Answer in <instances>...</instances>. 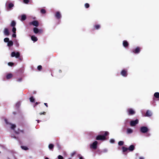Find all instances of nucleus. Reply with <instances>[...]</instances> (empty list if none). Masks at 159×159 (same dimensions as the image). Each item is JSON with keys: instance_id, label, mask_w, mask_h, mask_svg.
Segmentation results:
<instances>
[{"instance_id": "obj_27", "label": "nucleus", "mask_w": 159, "mask_h": 159, "mask_svg": "<svg viewBox=\"0 0 159 159\" xmlns=\"http://www.w3.org/2000/svg\"><path fill=\"white\" fill-rule=\"evenodd\" d=\"M16 25V23L14 21H12L11 24V26L14 27Z\"/></svg>"}, {"instance_id": "obj_51", "label": "nucleus", "mask_w": 159, "mask_h": 159, "mask_svg": "<svg viewBox=\"0 0 159 159\" xmlns=\"http://www.w3.org/2000/svg\"><path fill=\"white\" fill-rule=\"evenodd\" d=\"M13 114H14V115H15L16 114V113L15 112H13Z\"/></svg>"}, {"instance_id": "obj_19", "label": "nucleus", "mask_w": 159, "mask_h": 159, "mask_svg": "<svg viewBox=\"0 0 159 159\" xmlns=\"http://www.w3.org/2000/svg\"><path fill=\"white\" fill-rule=\"evenodd\" d=\"M13 43L12 41H9L7 43V46L10 47L13 45Z\"/></svg>"}, {"instance_id": "obj_36", "label": "nucleus", "mask_w": 159, "mask_h": 159, "mask_svg": "<svg viewBox=\"0 0 159 159\" xmlns=\"http://www.w3.org/2000/svg\"><path fill=\"white\" fill-rule=\"evenodd\" d=\"M38 70L39 71H40L42 69V66L41 65H39L38 66Z\"/></svg>"}, {"instance_id": "obj_6", "label": "nucleus", "mask_w": 159, "mask_h": 159, "mask_svg": "<svg viewBox=\"0 0 159 159\" xmlns=\"http://www.w3.org/2000/svg\"><path fill=\"white\" fill-rule=\"evenodd\" d=\"M30 25H32L36 27H38L39 25V23L37 20H34L32 22H30L29 23Z\"/></svg>"}, {"instance_id": "obj_21", "label": "nucleus", "mask_w": 159, "mask_h": 159, "mask_svg": "<svg viewBox=\"0 0 159 159\" xmlns=\"http://www.w3.org/2000/svg\"><path fill=\"white\" fill-rule=\"evenodd\" d=\"M26 19V16L25 15H22L21 16V19L22 21H24Z\"/></svg>"}, {"instance_id": "obj_50", "label": "nucleus", "mask_w": 159, "mask_h": 159, "mask_svg": "<svg viewBox=\"0 0 159 159\" xmlns=\"http://www.w3.org/2000/svg\"><path fill=\"white\" fill-rule=\"evenodd\" d=\"M80 159H84L82 157H80Z\"/></svg>"}, {"instance_id": "obj_12", "label": "nucleus", "mask_w": 159, "mask_h": 159, "mask_svg": "<svg viewBox=\"0 0 159 159\" xmlns=\"http://www.w3.org/2000/svg\"><path fill=\"white\" fill-rule=\"evenodd\" d=\"M4 34L6 36H8L9 35V32L7 28H6L4 29Z\"/></svg>"}, {"instance_id": "obj_7", "label": "nucleus", "mask_w": 159, "mask_h": 159, "mask_svg": "<svg viewBox=\"0 0 159 159\" xmlns=\"http://www.w3.org/2000/svg\"><path fill=\"white\" fill-rule=\"evenodd\" d=\"M11 56L12 57H15L16 58H18L20 56V53L19 52H17L16 53L15 52H11Z\"/></svg>"}, {"instance_id": "obj_45", "label": "nucleus", "mask_w": 159, "mask_h": 159, "mask_svg": "<svg viewBox=\"0 0 159 159\" xmlns=\"http://www.w3.org/2000/svg\"><path fill=\"white\" fill-rule=\"evenodd\" d=\"M44 104L46 107H48V106L47 103H44Z\"/></svg>"}, {"instance_id": "obj_39", "label": "nucleus", "mask_w": 159, "mask_h": 159, "mask_svg": "<svg viewBox=\"0 0 159 159\" xmlns=\"http://www.w3.org/2000/svg\"><path fill=\"white\" fill-rule=\"evenodd\" d=\"M15 45L16 47H18L19 45V43L17 42V41H16L15 42Z\"/></svg>"}, {"instance_id": "obj_13", "label": "nucleus", "mask_w": 159, "mask_h": 159, "mask_svg": "<svg viewBox=\"0 0 159 159\" xmlns=\"http://www.w3.org/2000/svg\"><path fill=\"white\" fill-rule=\"evenodd\" d=\"M134 148L135 147L134 145H131L128 148V150L130 152L133 151L134 149Z\"/></svg>"}, {"instance_id": "obj_49", "label": "nucleus", "mask_w": 159, "mask_h": 159, "mask_svg": "<svg viewBox=\"0 0 159 159\" xmlns=\"http://www.w3.org/2000/svg\"><path fill=\"white\" fill-rule=\"evenodd\" d=\"M139 159H144V158L142 157H140L139 158Z\"/></svg>"}, {"instance_id": "obj_15", "label": "nucleus", "mask_w": 159, "mask_h": 159, "mask_svg": "<svg viewBox=\"0 0 159 159\" xmlns=\"http://www.w3.org/2000/svg\"><path fill=\"white\" fill-rule=\"evenodd\" d=\"M123 46L125 48L127 47L129 45V43L126 40H124L123 42Z\"/></svg>"}, {"instance_id": "obj_31", "label": "nucleus", "mask_w": 159, "mask_h": 159, "mask_svg": "<svg viewBox=\"0 0 159 159\" xmlns=\"http://www.w3.org/2000/svg\"><path fill=\"white\" fill-rule=\"evenodd\" d=\"M30 100L31 102H34V99L33 97H31L30 98Z\"/></svg>"}, {"instance_id": "obj_48", "label": "nucleus", "mask_w": 159, "mask_h": 159, "mask_svg": "<svg viewBox=\"0 0 159 159\" xmlns=\"http://www.w3.org/2000/svg\"><path fill=\"white\" fill-rule=\"evenodd\" d=\"M22 80L21 78H20L18 80V81H20Z\"/></svg>"}, {"instance_id": "obj_44", "label": "nucleus", "mask_w": 159, "mask_h": 159, "mask_svg": "<svg viewBox=\"0 0 159 159\" xmlns=\"http://www.w3.org/2000/svg\"><path fill=\"white\" fill-rule=\"evenodd\" d=\"M12 37L13 38H16V35L15 33H14L12 34Z\"/></svg>"}, {"instance_id": "obj_4", "label": "nucleus", "mask_w": 159, "mask_h": 159, "mask_svg": "<svg viewBox=\"0 0 159 159\" xmlns=\"http://www.w3.org/2000/svg\"><path fill=\"white\" fill-rule=\"evenodd\" d=\"M98 142L97 141H95L92 144L90 145V148L94 149H96L97 148Z\"/></svg>"}, {"instance_id": "obj_23", "label": "nucleus", "mask_w": 159, "mask_h": 159, "mask_svg": "<svg viewBox=\"0 0 159 159\" xmlns=\"http://www.w3.org/2000/svg\"><path fill=\"white\" fill-rule=\"evenodd\" d=\"M133 132V130L130 128H128L127 129V133L128 134H131Z\"/></svg>"}, {"instance_id": "obj_46", "label": "nucleus", "mask_w": 159, "mask_h": 159, "mask_svg": "<svg viewBox=\"0 0 159 159\" xmlns=\"http://www.w3.org/2000/svg\"><path fill=\"white\" fill-rule=\"evenodd\" d=\"M39 103V102H36L35 103V105L34 106V107H35V106L36 105L38 104Z\"/></svg>"}, {"instance_id": "obj_56", "label": "nucleus", "mask_w": 159, "mask_h": 159, "mask_svg": "<svg viewBox=\"0 0 159 159\" xmlns=\"http://www.w3.org/2000/svg\"><path fill=\"white\" fill-rule=\"evenodd\" d=\"M68 159H71V158H69Z\"/></svg>"}, {"instance_id": "obj_47", "label": "nucleus", "mask_w": 159, "mask_h": 159, "mask_svg": "<svg viewBox=\"0 0 159 159\" xmlns=\"http://www.w3.org/2000/svg\"><path fill=\"white\" fill-rule=\"evenodd\" d=\"M75 154V152H73L71 154V156H73Z\"/></svg>"}, {"instance_id": "obj_33", "label": "nucleus", "mask_w": 159, "mask_h": 159, "mask_svg": "<svg viewBox=\"0 0 159 159\" xmlns=\"http://www.w3.org/2000/svg\"><path fill=\"white\" fill-rule=\"evenodd\" d=\"M16 126L15 124H12L11 126V129H12L14 130L16 128Z\"/></svg>"}, {"instance_id": "obj_55", "label": "nucleus", "mask_w": 159, "mask_h": 159, "mask_svg": "<svg viewBox=\"0 0 159 159\" xmlns=\"http://www.w3.org/2000/svg\"><path fill=\"white\" fill-rule=\"evenodd\" d=\"M103 132H101V134H102Z\"/></svg>"}, {"instance_id": "obj_37", "label": "nucleus", "mask_w": 159, "mask_h": 159, "mask_svg": "<svg viewBox=\"0 0 159 159\" xmlns=\"http://www.w3.org/2000/svg\"><path fill=\"white\" fill-rule=\"evenodd\" d=\"M16 29L15 27H13L12 29V31L14 33H16Z\"/></svg>"}, {"instance_id": "obj_14", "label": "nucleus", "mask_w": 159, "mask_h": 159, "mask_svg": "<svg viewBox=\"0 0 159 159\" xmlns=\"http://www.w3.org/2000/svg\"><path fill=\"white\" fill-rule=\"evenodd\" d=\"M14 4L12 3H10L8 4V6L7 7V10H10L11 9L14 7Z\"/></svg>"}, {"instance_id": "obj_9", "label": "nucleus", "mask_w": 159, "mask_h": 159, "mask_svg": "<svg viewBox=\"0 0 159 159\" xmlns=\"http://www.w3.org/2000/svg\"><path fill=\"white\" fill-rule=\"evenodd\" d=\"M120 74L124 77H126L128 75L127 70H123L120 72Z\"/></svg>"}, {"instance_id": "obj_43", "label": "nucleus", "mask_w": 159, "mask_h": 159, "mask_svg": "<svg viewBox=\"0 0 159 159\" xmlns=\"http://www.w3.org/2000/svg\"><path fill=\"white\" fill-rule=\"evenodd\" d=\"M46 114V112H40L39 113V114L40 115H41L42 114H43L44 115H45Z\"/></svg>"}, {"instance_id": "obj_30", "label": "nucleus", "mask_w": 159, "mask_h": 159, "mask_svg": "<svg viewBox=\"0 0 159 159\" xmlns=\"http://www.w3.org/2000/svg\"><path fill=\"white\" fill-rule=\"evenodd\" d=\"M124 142L123 141H120L118 143V144L119 146H122L124 145Z\"/></svg>"}, {"instance_id": "obj_26", "label": "nucleus", "mask_w": 159, "mask_h": 159, "mask_svg": "<svg viewBox=\"0 0 159 159\" xmlns=\"http://www.w3.org/2000/svg\"><path fill=\"white\" fill-rule=\"evenodd\" d=\"M54 147V145L51 143L48 146V148L49 149L52 150L53 149Z\"/></svg>"}, {"instance_id": "obj_11", "label": "nucleus", "mask_w": 159, "mask_h": 159, "mask_svg": "<svg viewBox=\"0 0 159 159\" xmlns=\"http://www.w3.org/2000/svg\"><path fill=\"white\" fill-rule=\"evenodd\" d=\"M55 17L57 19H60L61 17V15L60 12L57 11L55 13Z\"/></svg>"}, {"instance_id": "obj_42", "label": "nucleus", "mask_w": 159, "mask_h": 159, "mask_svg": "<svg viewBox=\"0 0 159 159\" xmlns=\"http://www.w3.org/2000/svg\"><path fill=\"white\" fill-rule=\"evenodd\" d=\"M115 141V140L113 139H111L110 140V142L111 143H114Z\"/></svg>"}, {"instance_id": "obj_52", "label": "nucleus", "mask_w": 159, "mask_h": 159, "mask_svg": "<svg viewBox=\"0 0 159 159\" xmlns=\"http://www.w3.org/2000/svg\"><path fill=\"white\" fill-rule=\"evenodd\" d=\"M37 121L38 123H39V120H37Z\"/></svg>"}, {"instance_id": "obj_24", "label": "nucleus", "mask_w": 159, "mask_h": 159, "mask_svg": "<svg viewBox=\"0 0 159 159\" xmlns=\"http://www.w3.org/2000/svg\"><path fill=\"white\" fill-rule=\"evenodd\" d=\"M154 96L156 98H159V93L156 92L154 94Z\"/></svg>"}, {"instance_id": "obj_28", "label": "nucleus", "mask_w": 159, "mask_h": 159, "mask_svg": "<svg viewBox=\"0 0 159 159\" xmlns=\"http://www.w3.org/2000/svg\"><path fill=\"white\" fill-rule=\"evenodd\" d=\"M21 148L25 150H27L28 149V148L25 146H21Z\"/></svg>"}, {"instance_id": "obj_53", "label": "nucleus", "mask_w": 159, "mask_h": 159, "mask_svg": "<svg viewBox=\"0 0 159 159\" xmlns=\"http://www.w3.org/2000/svg\"><path fill=\"white\" fill-rule=\"evenodd\" d=\"M150 135V134H148L147 135V136H149Z\"/></svg>"}, {"instance_id": "obj_20", "label": "nucleus", "mask_w": 159, "mask_h": 159, "mask_svg": "<svg viewBox=\"0 0 159 159\" xmlns=\"http://www.w3.org/2000/svg\"><path fill=\"white\" fill-rule=\"evenodd\" d=\"M15 132L16 134H20V132H21L22 133H24V131L23 130H21L18 129V131H15Z\"/></svg>"}, {"instance_id": "obj_38", "label": "nucleus", "mask_w": 159, "mask_h": 159, "mask_svg": "<svg viewBox=\"0 0 159 159\" xmlns=\"http://www.w3.org/2000/svg\"><path fill=\"white\" fill-rule=\"evenodd\" d=\"M8 65L9 66H12L14 65V63L11 62H9L8 63Z\"/></svg>"}, {"instance_id": "obj_18", "label": "nucleus", "mask_w": 159, "mask_h": 159, "mask_svg": "<svg viewBox=\"0 0 159 159\" xmlns=\"http://www.w3.org/2000/svg\"><path fill=\"white\" fill-rule=\"evenodd\" d=\"M31 40L34 42H36L38 40L37 38L34 35H32L31 37Z\"/></svg>"}, {"instance_id": "obj_40", "label": "nucleus", "mask_w": 159, "mask_h": 159, "mask_svg": "<svg viewBox=\"0 0 159 159\" xmlns=\"http://www.w3.org/2000/svg\"><path fill=\"white\" fill-rule=\"evenodd\" d=\"M23 2L24 3L26 4H28L29 2V0H23Z\"/></svg>"}, {"instance_id": "obj_54", "label": "nucleus", "mask_w": 159, "mask_h": 159, "mask_svg": "<svg viewBox=\"0 0 159 159\" xmlns=\"http://www.w3.org/2000/svg\"><path fill=\"white\" fill-rule=\"evenodd\" d=\"M45 159H49L48 157H46L45 158Z\"/></svg>"}, {"instance_id": "obj_10", "label": "nucleus", "mask_w": 159, "mask_h": 159, "mask_svg": "<svg viewBox=\"0 0 159 159\" xmlns=\"http://www.w3.org/2000/svg\"><path fill=\"white\" fill-rule=\"evenodd\" d=\"M127 111L129 115H133L135 113V111L131 108H129L127 109Z\"/></svg>"}, {"instance_id": "obj_32", "label": "nucleus", "mask_w": 159, "mask_h": 159, "mask_svg": "<svg viewBox=\"0 0 159 159\" xmlns=\"http://www.w3.org/2000/svg\"><path fill=\"white\" fill-rule=\"evenodd\" d=\"M56 145L58 150H60L61 149V146L58 143H57L56 144Z\"/></svg>"}, {"instance_id": "obj_34", "label": "nucleus", "mask_w": 159, "mask_h": 159, "mask_svg": "<svg viewBox=\"0 0 159 159\" xmlns=\"http://www.w3.org/2000/svg\"><path fill=\"white\" fill-rule=\"evenodd\" d=\"M4 41L5 42H8L9 41V39L8 38H6L4 39Z\"/></svg>"}, {"instance_id": "obj_41", "label": "nucleus", "mask_w": 159, "mask_h": 159, "mask_svg": "<svg viewBox=\"0 0 159 159\" xmlns=\"http://www.w3.org/2000/svg\"><path fill=\"white\" fill-rule=\"evenodd\" d=\"M58 159H63V157L60 155L58 156Z\"/></svg>"}, {"instance_id": "obj_25", "label": "nucleus", "mask_w": 159, "mask_h": 159, "mask_svg": "<svg viewBox=\"0 0 159 159\" xmlns=\"http://www.w3.org/2000/svg\"><path fill=\"white\" fill-rule=\"evenodd\" d=\"M122 150L123 152H126L128 150V148H126L125 147H122Z\"/></svg>"}, {"instance_id": "obj_29", "label": "nucleus", "mask_w": 159, "mask_h": 159, "mask_svg": "<svg viewBox=\"0 0 159 159\" xmlns=\"http://www.w3.org/2000/svg\"><path fill=\"white\" fill-rule=\"evenodd\" d=\"M40 12L42 14H45L46 12V11L44 9H42L40 10Z\"/></svg>"}, {"instance_id": "obj_3", "label": "nucleus", "mask_w": 159, "mask_h": 159, "mask_svg": "<svg viewBox=\"0 0 159 159\" xmlns=\"http://www.w3.org/2000/svg\"><path fill=\"white\" fill-rule=\"evenodd\" d=\"M33 31L35 34H37L38 33L41 34L43 32V30L41 29L39 30L36 27H34L33 28Z\"/></svg>"}, {"instance_id": "obj_22", "label": "nucleus", "mask_w": 159, "mask_h": 159, "mask_svg": "<svg viewBox=\"0 0 159 159\" xmlns=\"http://www.w3.org/2000/svg\"><path fill=\"white\" fill-rule=\"evenodd\" d=\"M94 30H98L100 28V25H95L94 26Z\"/></svg>"}, {"instance_id": "obj_1", "label": "nucleus", "mask_w": 159, "mask_h": 159, "mask_svg": "<svg viewBox=\"0 0 159 159\" xmlns=\"http://www.w3.org/2000/svg\"><path fill=\"white\" fill-rule=\"evenodd\" d=\"M109 133L107 131H105L103 135H99L97 136L96 138L97 140H104L106 139V136L109 134Z\"/></svg>"}, {"instance_id": "obj_16", "label": "nucleus", "mask_w": 159, "mask_h": 159, "mask_svg": "<svg viewBox=\"0 0 159 159\" xmlns=\"http://www.w3.org/2000/svg\"><path fill=\"white\" fill-rule=\"evenodd\" d=\"M12 76L13 75L12 74L9 73L6 76V78L7 80H9L11 78Z\"/></svg>"}, {"instance_id": "obj_17", "label": "nucleus", "mask_w": 159, "mask_h": 159, "mask_svg": "<svg viewBox=\"0 0 159 159\" xmlns=\"http://www.w3.org/2000/svg\"><path fill=\"white\" fill-rule=\"evenodd\" d=\"M152 114L151 111L148 110L147 111L145 114V116H152Z\"/></svg>"}, {"instance_id": "obj_5", "label": "nucleus", "mask_w": 159, "mask_h": 159, "mask_svg": "<svg viewBox=\"0 0 159 159\" xmlns=\"http://www.w3.org/2000/svg\"><path fill=\"white\" fill-rule=\"evenodd\" d=\"M139 123V120L136 119L134 120H131L130 122V125L131 126H134Z\"/></svg>"}, {"instance_id": "obj_35", "label": "nucleus", "mask_w": 159, "mask_h": 159, "mask_svg": "<svg viewBox=\"0 0 159 159\" xmlns=\"http://www.w3.org/2000/svg\"><path fill=\"white\" fill-rule=\"evenodd\" d=\"M84 6L86 8H88L89 7V5L88 3H86L84 4Z\"/></svg>"}, {"instance_id": "obj_2", "label": "nucleus", "mask_w": 159, "mask_h": 159, "mask_svg": "<svg viewBox=\"0 0 159 159\" xmlns=\"http://www.w3.org/2000/svg\"><path fill=\"white\" fill-rule=\"evenodd\" d=\"M149 130L148 128L146 126H143L140 128V131L143 133H147Z\"/></svg>"}, {"instance_id": "obj_8", "label": "nucleus", "mask_w": 159, "mask_h": 159, "mask_svg": "<svg viewBox=\"0 0 159 159\" xmlns=\"http://www.w3.org/2000/svg\"><path fill=\"white\" fill-rule=\"evenodd\" d=\"M141 48L139 47H137L135 49L132 50V52L135 54L139 53L140 51Z\"/></svg>"}]
</instances>
